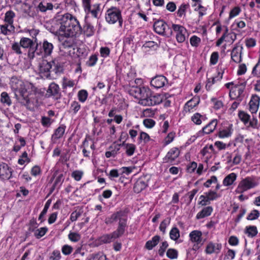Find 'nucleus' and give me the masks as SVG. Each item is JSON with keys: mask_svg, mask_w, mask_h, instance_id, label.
I'll return each mask as SVG.
<instances>
[{"mask_svg": "<svg viewBox=\"0 0 260 260\" xmlns=\"http://www.w3.org/2000/svg\"><path fill=\"white\" fill-rule=\"evenodd\" d=\"M59 92V87L57 84L54 83H51L47 90V94L49 96L57 95Z\"/></svg>", "mask_w": 260, "mask_h": 260, "instance_id": "nucleus-35", "label": "nucleus"}, {"mask_svg": "<svg viewBox=\"0 0 260 260\" xmlns=\"http://www.w3.org/2000/svg\"><path fill=\"white\" fill-rule=\"evenodd\" d=\"M10 84L16 95L18 93L22 98L20 101L22 104L27 105L34 99V96L36 94L37 88L31 83L13 77L11 78Z\"/></svg>", "mask_w": 260, "mask_h": 260, "instance_id": "nucleus-3", "label": "nucleus"}, {"mask_svg": "<svg viewBox=\"0 0 260 260\" xmlns=\"http://www.w3.org/2000/svg\"><path fill=\"white\" fill-rule=\"evenodd\" d=\"M223 34L222 36L216 41V46H219L226 38L229 37L231 32H229V30L226 26H223Z\"/></svg>", "mask_w": 260, "mask_h": 260, "instance_id": "nucleus-39", "label": "nucleus"}, {"mask_svg": "<svg viewBox=\"0 0 260 260\" xmlns=\"http://www.w3.org/2000/svg\"><path fill=\"white\" fill-rule=\"evenodd\" d=\"M29 161L30 160L29 158L28 157L27 152L24 151L20 156V158L18 159V163L19 165H23L25 163H28Z\"/></svg>", "mask_w": 260, "mask_h": 260, "instance_id": "nucleus-51", "label": "nucleus"}, {"mask_svg": "<svg viewBox=\"0 0 260 260\" xmlns=\"http://www.w3.org/2000/svg\"><path fill=\"white\" fill-rule=\"evenodd\" d=\"M80 109V104L78 102L74 101L71 104L70 112L74 115H76Z\"/></svg>", "mask_w": 260, "mask_h": 260, "instance_id": "nucleus-42", "label": "nucleus"}, {"mask_svg": "<svg viewBox=\"0 0 260 260\" xmlns=\"http://www.w3.org/2000/svg\"><path fill=\"white\" fill-rule=\"evenodd\" d=\"M188 7V5L186 4H182L179 7L178 11H177V15L179 17H182L183 16H185L186 11Z\"/></svg>", "mask_w": 260, "mask_h": 260, "instance_id": "nucleus-57", "label": "nucleus"}, {"mask_svg": "<svg viewBox=\"0 0 260 260\" xmlns=\"http://www.w3.org/2000/svg\"><path fill=\"white\" fill-rule=\"evenodd\" d=\"M190 44L193 47H198L201 43V39L196 35L192 36L189 39Z\"/></svg>", "mask_w": 260, "mask_h": 260, "instance_id": "nucleus-45", "label": "nucleus"}, {"mask_svg": "<svg viewBox=\"0 0 260 260\" xmlns=\"http://www.w3.org/2000/svg\"><path fill=\"white\" fill-rule=\"evenodd\" d=\"M260 97L256 95H252L249 102V111L252 114L256 113L259 106Z\"/></svg>", "mask_w": 260, "mask_h": 260, "instance_id": "nucleus-19", "label": "nucleus"}, {"mask_svg": "<svg viewBox=\"0 0 260 260\" xmlns=\"http://www.w3.org/2000/svg\"><path fill=\"white\" fill-rule=\"evenodd\" d=\"M213 210V209L211 206L205 207L203 208L201 211L198 213L196 215V218L200 219L209 216L211 214Z\"/></svg>", "mask_w": 260, "mask_h": 260, "instance_id": "nucleus-30", "label": "nucleus"}, {"mask_svg": "<svg viewBox=\"0 0 260 260\" xmlns=\"http://www.w3.org/2000/svg\"><path fill=\"white\" fill-rule=\"evenodd\" d=\"M259 212L258 210L254 209L251 211L247 217V219L249 220H253L256 219L259 216Z\"/></svg>", "mask_w": 260, "mask_h": 260, "instance_id": "nucleus-58", "label": "nucleus"}, {"mask_svg": "<svg viewBox=\"0 0 260 260\" xmlns=\"http://www.w3.org/2000/svg\"><path fill=\"white\" fill-rule=\"evenodd\" d=\"M245 233L248 237L252 238L257 234L258 231L255 226L249 225L246 227Z\"/></svg>", "mask_w": 260, "mask_h": 260, "instance_id": "nucleus-40", "label": "nucleus"}, {"mask_svg": "<svg viewBox=\"0 0 260 260\" xmlns=\"http://www.w3.org/2000/svg\"><path fill=\"white\" fill-rule=\"evenodd\" d=\"M126 226V221L124 218L120 219L119 221L118 226L117 230L113 232L114 234L117 238L121 237L124 233Z\"/></svg>", "mask_w": 260, "mask_h": 260, "instance_id": "nucleus-20", "label": "nucleus"}, {"mask_svg": "<svg viewBox=\"0 0 260 260\" xmlns=\"http://www.w3.org/2000/svg\"><path fill=\"white\" fill-rule=\"evenodd\" d=\"M222 75L223 72H218L217 76L208 78L206 85L207 90H210L213 84L222 78Z\"/></svg>", "mask_w": 260, "mask_h": 260, "instance_id": "nucleus-33", "label": "nucleus"}, {"mask_svg": "<svg viewBox=\"0 0 260 260\" xmlns=\"http://www.w3.org/2000/svg\"><path fill=\"white\" fill-rule=\"evenodd\" d=\"M234 132L232 124L227 122L223 124L219 128L216 136L220 139H224L230 138Z\"/></svg>", "mask_w": 260, "mask_h": 260, "instance_id": "nucleus-10", "label": "nucleus"}, {"mask_svg": "<svg viewBox=\"0 0 260 260\" xmlns=\"http://www.w3.org/2000/svg\"><path fill=\"white\" fill-rule=\"evenodd\" d=\"M231 144L229 143L226 144L222 141H216L214 143V146L217 148L219 151L225 150L228 147H230Z\"/></svg>", "mask_w": 260, "mask_h": 260, "instance_id": "nucleus-50", "label": "nucleus"}, {"mask_svg": "<svg viewBox=\"0 0 260 260\" xmlns=\"http://www.w3.org/2000/svg\"><path fill=\"white\" fill-rule=\"evenodd\" d=\"M88 260H106V256L103 254H92Z\"/></svg>", "mask_w": 260, "mask_h": 260, "instance_id": "nucleus-64", "label": "nucleus"}, {"mask_svg": "<svg viewBox=\"0 0 260 260\" xmlns=\"http://www.w3.org/2000/svg\"><path fill=\"white\" fill-rule=\"evenodd\" d=\"M20 44L22 48L28 49V56L30 59H33L35 57L37 45L30 39L25 37L20 39Z\"/></svg>", "mask_w": 260, "mask_h": 260, "instance_id": "nucleus-8", "label": "nucleus"}, {"mask_svg": "<svg viewBox=\"0 0 260 260\" xmlns=\"http://www.w3.org/2000/svg\"><path fill=\"white\" fill-rule=\"evenodd\" d=\"M170 238L173 241H177L180 238L179 230L176 226L172 228L169 233Z\"/></svg>", "mask_w": 260, "mask_h": 260, "instance_id": "nucleus-41", "label": "nucleus"}, {"mask_svg": "<svg viewBox=\"0 0 260 260\" xmlns=\"http://www.w3.org/2000/svg\"><path fill=\"white\" fill-rule=\"evenodd\" d=\"M180 151L178 148L174 147L170 150L164 158L165 162H172L179 155Z\"/></svg>", "mask_w": 260, "mask_h": 260, "instance_id": "nucleus-18", "label": "nucleus"}, {"mask_svg": "<svg viewBox=\"0 0 260 260\" xmlns=\"http://www.w3.org/2000/svg\"><path fill=\"white\" fill-rule=\"evenodd\" d=\"M222 247L221 243L210 241L206 245L205 252L207 254H218L220 252Z\"/></svg>", "mask_w": 260, "mask_h": 260, "instance_id": "nucleus-14", "label": "nucleus"}, {"mask_svg": "<svg viewBox=\"0 0 260 260\" xmlns=\"http://www.w3.org/2000/svg\"><path fill=\"white\" fill-rule=\"evenodd\" d=\"M75 85V82L74 80H70L67 78H63L62 81V87L63 88H67V87H73Z\"/></svg>", "mask_w": 260, "mask_h": 260, "instance_id": "nucleus-59", "label": "nucleus"}, {"mask_svg": "<svg viewBox=\"0 0 260 260\" xmlns=\"http://www.w3.org/2000/svg\"><path fill=\"white\" fill-rule=\"evenodd\" d=\"M242 47L235 46L231 52V58L236 63H239L241 61V51Z\"/></svg>", "mask_w": 260, "mask_h": 260, "instance_id": "nucleus-24", "label": "nucleus"}, {"mask_svg": "<svg viewBox=\"0 0 260 260\" xmlns=\"http://www.w3.org/2000/svg\"><path fill=\"white\" fill-rule=\"evenodd\" d=\"M245 84L241 83L235 84L234 86L231 88L229 95L232 99H240L245 89Z\"/></svg>", "mask_w": 260, "mask_h": 260, "instance_id": "nucleus-15", "label": "nucleus"}, {"mask_svg": "<svg viewBox=\"0 0 260 260\" xmlns=\"http://www.w3.org/2000/svg\"><path fill=\"white\" fill-rule=\"evenodd\" d=\"M126 90L131 95L139 100V104L144 106H154L160 104L162 101L160 95H152L150 89L147 87L135 86L132 83Z\"/></svg>", "mask_w": 260, "mask_h": 260, "instance_id": "nucleus-2", "label": "nucleus"}, {"mask_svg": "<svg viewBox=\"0 0 260 260\" xmlns=\"http://www.w3.org/2000/svg\"><path fill=\"white\" fill-rule=\"evenodd\" d=\"M53 6L51 3L41 2L37 6V10L41 12H45L47 10L53 9Z\"/></svg>", "mask_w": 260, "mask_h": 260, "instance_id": "nucleus-37", "label": "nucleus"}, {"mask_svg": "<svg viewBox=\"0 0 260 260\" xmlns=\"http://www.w3.org/2000/svg\"><path fill=\"white\" fill-rule=\"evenodd\" d=\"M66 128V126L62 124L55 130L51 137V140L53 142H55L57 140L61 138L63 136L65 132Z\"/></svg>", "mask_w": 260, "mask_h": 260, "instance_id": "nucleus-26", "label": "nucleus"}, {"mask_svg": "<svg viewBox=\"0 0 260 260\" xmlns=\"http://www.w3.org/2000/svg\"><path fill=\"white\" fill-rule=\"evenodd\" d=\"M172 29L175 34L176 39L178 43H183L185 40V35L187 33L186 29L182 25L173 24Z\"/></svg>", "mask_w": 260, "mask_h": 260, "instance_id": "nucleus-13", "label": "nucleus"}, {"mask_svg": "<svg viewBox=\"0 0 260 260\" xmlns=\"http://www.w3.org/2000/svg\"><path fill=\"white\" fill-rule=\"evenodd\" d=\"M150 140L149 135L144 132H140L138 138V143L139 144L144 143L146 144Z\"/></svg>", "mask_w": 260, "mask_h": 260, "instance_id": "nucleus-38", "label": "nucleus"}, {"mask_svg": "<svg viewBox=\"0 0 260 260\" xmlns=\"http://www.w3.org/2000/svg\"><path fill=\"white\" fill-rule=\"evenodd\" d=\"M147 184L142 179H139L135 183L134 189L135 192L139 193L147 187Z\"/></svg>", "mask_w": 260, "mask_h": 260, "instance_id": "nucleus-36", "label": "nucleus"}, {"mask_svg": "<svg viewBox=\"0 0 260 260\" xmlns=\"http://www.w3.org/2000/svg\"><path fill=\"white\" fill-rule=\"evenodd\" d=\"M62 70V67L56 59L53 60L51 62L43 60L40 64V73L47 78L49 76V72L51 71L57 73L61 72Z\"/></svg>", "mask_w": 260, "mask_h": 260, "instance_id": "nucleus-4", "label": "nucleus"}, {"mask_svg": "<svg viewBox=\"0 0 260 260\" xmlns=\"http://www.w3.org/2000/svg\"><path fill=\"white\" fill-rule=\"evenodd\" d=\"M167 83V78L164 76L160 75L153 78L151 80L150 84L155 88H160L164 87Z\"/></svg>", "mask_w": 260, "mask_h": 260, "instance_id": "nucleus-16", "label": "nucleus"}, {"mask_svg": "<svg viewBox=\"0 0 260 260\" xmlns=\"http://www.w3.org/2000/svg\"><path fill=\"white\" fill-rule=\"evenodd\" d=\"M41 47L42 49V52L44 56L51 55L53 49V44L46 40L43 41Z\"/></svg>", "mask_w": 260, "mask_h": 260, "instance_id": "nucleus-27", "label": "nucleus"}, {"mask_svg": "<svg viewBox=\"0 0 260 260\" xmlns=\"http://www.w3.org/2000/svg\"><path fill=\"white\" fill-rule=\"evenodd\" d=\"M214 151V147L212 145H206L202 149L201 153L203 156H206L208 153L213 152Z\"/></svg>", "mask_w": 260, "mask_h": 260, "instance_id": "nucleus-62", "label": "nucleus"}, {"mask_svg": "<svg viewBox=\"0 0 260 260\" xmlns=\"http://www.w3.org/2000/svg\"><path fill=\"white\" fill-rule=\"evenodd\" d=\"M155 31L160 35L169 36L172 34V31H169V27L163 20H157L153 24Z\"/></svg>", "mask_w": 260, "mask_h": 260, "instance_id": "nucleus-12", "label": "nucleus"}, {"mask_svg": "<svg viewBox=\"0 0 260 260\" xmlns=\"http://www.w3.org/2000/svg\"><path fill=\"white\" fill-rule=\"evenodd\" d=\"M105 19L107 23L110 24L118 23L119 26L121 27L123 24V19L120 10L115 7L108 9L105 13Z\"/></svg>", "mask_w": 260, "mask_h": 260, "instance_id": "nucleus-5", "label": "nucleus"}, {"mask_svg": "<svg viewBox=\"0 0 260 260\" xmlns=\"http://www.w3.org/2000/svg\"><path fill=\"white\" fill-rule=\"evenodd\" d=\"M98 60V55L94 54L90 56L86 62V64L89 67H93L95 65Z\"/></svg>", "mask_w": 260, "mask_h": 260, "instance_id": "nucleus-52", "label": "nucleus"}, {"mask_svg": "<svg viewBox=\"0 0 260 260\" xmlns=\"http://www.w3.org/2000/svg\"><path fill=\"white\" fill-rule=\"evenodd\" d=\"M200 102V98L198 96H194L188 101L183 106L182 111L183 115L185 116L196 111Z\"/></svg>", "mask_w": 260, "mask_h": 260, "instance_id": "nucleus-9", "label": "nucleus"}, {"mask_svg": "<svg viewBox=\"0 0 260 260\" xmlns=\"http://www.w3.org/2000/svg\"><path fill=\"white\" fill-rule=\"evenodd\" d=\"M238 116L240 119L245 124L247 123L249 121L250 115L243 111H240L238 114Z\"/></svg>", "mask_w": 260, "mask_h": 260, "instance_id": "nucleus-56", "label": "nucleus"}, {"mask_svg": "<svg viewBox=\"0 0 260 260\" xmlns=\"http://www.w3.org/2000/svg\"><path fill=\"white\" fill-rule=\"evenodd\" d=\"M117 239L113 232L110 234H106L101 236L99 238V241L101 244L110 243L115 239Z\"/></svg>", "mask_w": 260, "mask_h": 260, "instance_id": "nucleus-32", "label": "nucleus"}, {"mask_svg": "<svg viewBox=\"0 0 260 260\" xmlns=\"http://www.w3.org/2000/svg\"><path fill=\"white\" fill-rule=\"evenodd\" d=\"M220 196L216 191L210 190L204 192V194L200 196L199 204L202 206H206L210 203V202L218 198Z\"/></svg>", "mask_w": 260, "mask_h": 260, "instance_id": "nucleus-11", "label": "nucleus"}, {"mask_svg": "<svg viewBox=\"0 0 260 260\" xmlns=\"http://www.w3.org/2000/svg\"><path fill=\"white\" fill-rule=\"evenodd\" d=\"M73 251V248L69 245H64L61 247V252L63 254L68 255L70 254Z\"/></svg>", "mask_w": 260, "mask_h": 260, "instance_id": "nucleus-61", "label": "nucleus"}, {"mask_svg": "<svg viewBox=\"0 0 260 260\" xmlns=\"http://www.w3.org/2000/svg\"><path fill=\"white\" fill-rule=\"evenodd\" d=\"M237 176L235 173H231L227 175L223 180V185L225 186H229L232 185L236 181Z\"/></svg>", "mask_w": 260, "mask_h": 260, "instance_id": "nucleus-34", "label": "nucleus"}, {"mask_svg": "<svg viewBox=\"0 0 260 260\" xmlns=\"http://www.w3.org/2000/svg\"><path fill=\"white\" fill-rule=\"evenodd\" d=\"M88 95V94L87 91L84 89L79 90L77 94L79 101L82 103H84L86 101Z\"/></svg>", "mask_w": 260, "mask_h": 260, "instance_id": "nucleus-44", "label": "nucleus"}, {"mask_svg": "<svg viewBox=\"0 0 260 260\" xmlns=\"http://www.w3.org/2000/svg\"><path fill=\"white\" fill-rule=\"evenodd\" d=\"M83 175V172L81 170H76L72 172L71 176L77 181H80Z\"/></svg>", "mask_w": 260, "mask_h": 260, "instance_id": "nucleus-60", "label": "nucleus"}, {"mask_svg": "<svg viewBox=\"0 0 260 260\" xmlns=\"http://www.w3.org/2000/svg\"><path fill=\"white\" fill-rule=\"evenodd\" d=\"M191 121L196 125H200L202 121H205L207 119L206 115H202L199 113H195L190 118Z\"/></svg>", "mask_w": 260, "mask_h": 260, "instance_id": "nucleus-29", "label": "nucleus"}, {"mask_svg": "<svg viewBox=\"0 0 260 260\" xmlns=\"http://www.w3.org/2000/svg\"><path fill=\"white\" fill-rule=\"evenodd\" d=\"M57 21L60 24L58 29L53 33L59 37L72 38L80 34L81 27L77 18L69 13L58 15Z\"/></svg>", "mask_w": 260, "mask_h": 260, "instance_id": "nucleus-1", "label": "nucleus"}, {"mask_svg": "<svg viewBox=\"0 0 260 260\" xmlns=\"http://www.w3.org/2000/svg\"><path fill=\"white\" fill-rule=\"evenodd\" d=\"M1 101L2 103L8 106H10L12 103L10 98L6 92H3L1 93Z\"/></svg>", "mask_w": 260, "mask_h": 260, "instance_id": "nucleus-48", "label": "nucleus"}, {"mask_svg": "<svg viewBox=\"0 0 260 260\" xmlns=\"http://www.w3.org/2000/svg\"><path fill=\"white\" fill-rule=\"evenodd\" d=\"M170 219L167 218L164 219L160 224L159 229L163 233L165 234L166 231L167 226L170 224Z\"/></svg>", "mask_w": 260, "mask_h": 260, "instance_id": "nucleus-54", "label": "nucleus"}, {"mask_svg": "<svg viewBox=\"0 0 260 260\" xmlns=\"http://www.w3.org/2000/svg\"><path fill=\"white\" fill-rule=\"evenodd\" d=\"M93 0H81L82 6L86 14V17L91 16L98 18L101 12V4L98 3H92Z\"/></svg>", "mask_w": 260, "mask_h": 260, "instance_id": "nucleus-6", "label": "nucleus"}, {"mask_svg": "<svg viewBox=\"0 0 260 260\" xmlns=\"http://www.w3.org/2000/svg\"><path fill=\"white\" fill-rule=\"evenodd\" d=\"M120 145H115L114 146V150H112L110 151H107L105 153L106 157L107 158H110L111 156H114V157L115 156V155H116L117 152L120 149Z\"/></svg>", "mask_w": 260, "mask_h": 260, "instance_id": "nucleus-53", "label": "nucleus"}, {"mask_svg": "<svg viewBox=\"0 0 260 260\" xmlns=\"http://www.w3.org/2000/svg\"><path fill=\"white\" fill-rule=\"evenodd\" d=\"M120 145L123 147L125 152L128 156H132L136 150V146L133 143L123 142Z\"/></svg>", "mask_w": 260, "mask_h": 260, "instance_id": "nucleus-28", "label": "nucleus"}, {"mask_svg": "<svg viewBox=\"0 0 260 260\" xmlns=\"http://www.w3.org/2000/svg\"><path fill=\"white\" fill-rule=\"evenodd\" d=\"M217 123L218 121L216 119H212L208 124L203 127V133L205 134L212 133L216 129Z\"/></svg>", "mask_w": 260, "mask_h": 260, "instance_id": "nucleus-23", "label": "nucleus"}, {"mask_svg": "<svg viewBox=\"0 0 260 260\" xmlns=\"http://www.w3.org/2000/svg\"><path fill=\"white\" fill-rule=\"evenodd\" d=\"M175 137V133L174 132H171L168 134L164 140V144L165 145H167L173 141Z\"/></svg>", "mask_w": 260, "mask_h": 260, "instance_id": "nucleus-55", "label": "nucleus"}, {"mask_svg": "<svg viewBox=\"0 0 260 260\" xmlns=\"http://www.w3.org/2000/svg\"><path fill=\"white\" fill-rule=\"evenodd\" d=\"M35 236L39 239L44 236L48 231V228L46 227H42L36 230H33Z\"/></svg>", "mask_w": 260, "mask_h": 260, "instance_id": "nucleus-43", "label": "nucleus"}, {"mask_svg": "<svg viewBox=\"0 0 260 260\" xmlns=\"http://www.w3.org/2000/svg\"><path fill=\"white\" fill-rule=\"evenodd\" d=\"M160 237L158 235L153 236L152 239L146 242L145 247L149 250H152L159 242Z\"/></svg>", "mask_w": 260, "mask_h": 260, "instance_id": "nucleus-31", "label": "nucleus"}, {"mask_svg": "<svg viewBox=\"0 0 260 260\" xmlns=\"http://www.w3.org/2000/svg\"><path fill=\"white\" fill-rule=\"evenodd\" d=\"M189 238L190 241L192 243H194V246L203 244L202 233L200 231L194 230L191 231L189 234Z\"/></svg>", "mask_w": 260, "mask_h": 260, "instance_id": "nucleus-17", "label": "nucleus"}, {"mask_svg": "<svg viewBox=\"0 0 260 260\" xmlns=\"http://www.w3.org/2000/svg\"><path fill=\"white\" fill-rule=\"evenodd\" d=\"M192 6L195 7L194 11L198 12L199 17H202L206 14V9L201 4H194Z\"/></svg>", "mask_w": 260, "mask_h": 260, "instance_id": "nucleus-47", "label": "nucleus"}, {"mask_svg": "<svg viewBox=\"0 0 260 260\" xmlns=\"http://www.w3.org/2000/svg\"><path fill=\"white\" fill-rule=\"evenodd\" d=\"M123 215L124 213L121 211L116 212L112 214L110 216L107 217L105 219V222L106 224H109L116 221L117 220L120 221V219H123Z\"/></svg>", "mask_w": 260, "mask_h": 260, "instance_id": "nucleus-22", "label": "nucleus"}, {"mask_svg": "<svg viewBox=\"0 0 260 260\" xmlns=\"http://www.w3.org/2000/svg\"><path fill=\"white\" fill-rule=\"evenodd\" d=\"M69 239L73 242H78L81 239V235L76 232H70L68 235Z\"/></svg>", "mask_w": 260, "mask_h": 260, "instance_id": "nucleus-49", "label": "nucleus"}, {"mask_svg": "<svg viewBox=\"0 0 260 260\" xmlns=\"http://www.w3.org/2000/svg\"><path fill=\"white\" fill-rule=\"evenodd\" d=\"M50 204H51V201L50 200H48L47 201V202L46 203L43 210L41 212V213H40V215L39 216V220H40L41 222H42L44 220V219L43 218L44 216L46 214V213H47V212L48 211V209L49 208Z\"/></svg>", "mask_w": 260, "mask_h": 260, "instance_id": "nucleus-46", "label": "nucleus"}, {"mask_svg": "<svg viewBox=\"0 0 260 260\" xmlns=\"http://www.w3.org/2000/svg\"><path fill=\"white\" fill-rule=\"evenodd\" d=\"M61 254L58 250H54L50 254L49 260H60L61 258Z\"/></svg>", "mask_w": 260, "mask_h": 260, "instance_id": "nucleus-63", "label": "nucleus"}, {"mask_svg": "<svg viewBox=\"0 0 260 260\" xmlns=\"http://www.w3.org/2000/svg\"><path fill=\"white\" fill-rule=\"evenodd\" d=\"M16 17V14L12 10H9L7 11L5 14L4 22L5 23L8 24L10 25V28L12 29H14L13 26L14 19Z\"/></svg>", "mask_w": 260, "mask_h": 260, "instance_id": "nucleus-25", "label": "nucleus"}, {"mask_svg": "<svg viewBox=\"0 0 260 260\" xmlns=\"http://www.w3.org/2000/svg\"><path fill=\"white\" fill-rule=\"evenodd\" d=\"M3 166L2 167L0 171V179L2 180H8L10 178L12 175L11 169L5 163L2 164Z\"/></svg>", "mask_w": 260, "mask_h": 260, "instance_id": "nucleus-21", "label": "nucleus"}, {"mask_svg": "<svg viewBox=\"0 0 260 260\" xmlns=\"http://www.w3.org/2000/svg\"><path fill=\"white\" fill-rule=\"evenodd\" d=\"M258 185V183L255 179L251 177H247L239 183L235 192L237 193H242L250 189L253 188Z\"/></svg>", "mask_w": 260, "mask_h": 260, "instance_id": "nucleus-7", "label": "nucleus"}]
</instances>
